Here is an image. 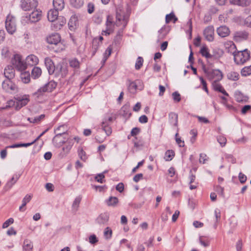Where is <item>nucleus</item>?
I'll return each instance as SVG.
<instances>
[{
  "mask_svg": "<svg viewBox=\"0 0 251 251\" xmlns=\"http://www.w3.org/2000/svg\"><path fill=\"white\" fill-rule=\"evenodd\" d=\"M241 75L243 76L251 75V65L244 67L241 70Z\"/></svg>",
  "mask_w": 251,
  "mask_h": 251,
  "instance_id": "4c0bfd02",
  "label": "nucleus"
},
{
  "mask_svg": "<svg viewBox=\"0 0 251 251\" xmlns=\"http://www.w3.org/2000/svg\"><path fill=\"white\" fill-rule=\"evenodd\" d=\"M214 28L212 26H209L204 30L203 34L207 41L211 42L214 40Z\"/></svg>",
  "mask_w": 251,
  "mask_h": 251,
  "instance_id": "f3484780",
  "label": "nucleus"
},
{
  "mask_svg": "<svg viewBox=\"0 0 251 251\" xmlns=\"http://www.w3.org/2000/svg\"><path fill=\"white\" fill-rule=\"evenodd\" d=\"M45 64L47 69L48 70L49 74H53L56 66L54 65L52 60L49 57L46 58L45 59Z\"/></svg>",
  "mask_w": 251,
  "mask_h": 251,
  "instance_id": "6ab92c4d",
  "label": "nucleus"
},
{
  "mask_svg": "<svg viewBox=\"0 0 251 251\" xmlns=\"http://www.w3.org/2000/svg\"><path fill=\"white\" fill-rule=\"evenodd\" d=\"M14 222V219L13 218H9L6 220L2 225V228H5L9 226L10 225L13 224Z\"/></svg>",
  "mask_w": 251,
  "mask_h": 251,
  "instance_id": "bf43d9fd",
  "label": "nucleus"
},
{
  "mask_svg": "<svg viewBox=\"0 0 251 251\" xmlns=\"http://www.w3.org/2000/svg\"><path fill=\"white\" fill-rule=\"evenodd\" d=\"M68 73V67L63 63H60L56 65L53 74L56 76L64 78L66 76Z\"/></svg>",
  "mask_w": 251,
  "mask_h": 251,
  "instance_id": "6e6552de",
  "label": "nucleus"
},
{
  "mask_svg": "<svg viewBox=\"0 0 251 251\" xmlns=\"http://www.w3.org/2000/svg\"><path fill=\"white\" fill-rule=\"evenodd\" d=\"M42 74L41 69L38 67H34L31 72V77L34 79L38 78Z\"/></svg>",
  "mask_w": 251,
  "mask_h": 251,
  "instance_id": "c9c22d12",
  "label": "nucleus"
},
{
  "mask_svg": "<svg viewBox=\"0 0 251 251\" xmlns=\"http://www.w3.org/2000/svg\"><path fill=\"white\" fill-rule=\"evenodd\" d=\"M175 156V152L173 150H168L165 152L164 159L166 161L171 160Z\"/></svg>",
  "mask_w": 251,
  "mask_h": 251,
  "instance_id": "37998d69",
  "label": "nucleus"
},
{
  "mask_svg": "<svg viewBox=\"0 0 251 251\" xmlns=\"http://www.w3.org/2000/svg\"><path fill=\"white\" fill-rule=\"evenodd\" d=\"M107 136L108 135H106V133L103 135H97L95 137V139L98 143H102L105 140L106 136Z\"/></svg>",
  "mask_w": 251,
  "mask_h": 251,
  "instance_id": "603ef678",
  "label": "nucleus"
},
{
  "mask_svg": "<svg viewBox=\"0 0 251 251\" xmlns=\"http://www.w3.org/2000/svg\"><path fill=\"white\" fill-rule=\"evenodd\" d=\"M45 117L44 114H41L40 116L34 117V118H28V121L31 123H39Z\"/></svg>",
  "mask_w": 251,
  "mask_h": 251,
  "instance_id": "a19ab883",
  "label": "nucleus"
},
{
  "mask_svg": "<svg viewBox=\"0 0 251 251\" xmlns=\"http://www.w3.org/2000/svg\"><path fill=\"white\" fill-rule=\"evenodd\" d=\"M137 82H139V80H136L135 81L128 80V89L131 93H135L137 88Z\"/></svg>",
  "mask_w": 251,
  "mask_h": 251,
  "instance_id": "c756f323",
  "label": "nucleus"
},
{
  "mask_svg": "<svg viewBox=\"0 0 251 251\" xmlns=\"http://www.w3.org/2000/svg\"><path fill=\"white\" fill-rule=\"evenodd\" d=\"M93 187L96 190L99 191L100 192H104L107 188V187L106 185H103V186L93 185Z\"/></svg>",
  "mask_w": 251,
  "mask_h": 251,
  "instance_id": "13d9d810",
  "label": "nucleus"
},
{
  "mask_svg": "<svg viewBox=\"0 0 251 251\" xmlns=\"http://www.w3.org/2000/svg\"><path fill=\"white\" fill-rule=\"evenodd\" d=\"M217 141L222 147H224L226 144V139L223 136H219L217 137Z\"/></svg>",
  "mask_w": 251,
  "mask_h": 251,
  "instance_id": "3c124183",
  "label": "nucleus"
},
{
  "mask_svg": "<svg viewBox=\"0 0 251 251\" xmlns=\"http://www.w3.org/2000/svg\"><path fill=\"white\" fill-rule=\"evenodd\" d=\"M66 142L68 143V145H67L66 147H64L62 148V150L66 153H68L70 150L71 149V148L73 144V139H71L69 140H68L66 141Z\"/></svg>",
  "mask_w": 251,
  "mask_h": 251,
  "instance_id": "c03bdc74",
  "label": "nucleus"
},
{
  "mask_svg": "<svg viewBox=\"0 0 251 251\" xmlns=\"http://www.w3.org/2000/svg\"><path fill=\"white\" fill-rule=\"evenodd\" d=\"M81 200V197H80V196L76 197L73 202V205H72L73 207L74 208L77 209L79 206V204Z\"/></svg>",
  "mask_w": 251,
  "mask_h": 251,
  "instance_id": "5fc2aeb1",
  "label": "nucleus"
},
{
  "mask_svg": "<svg viewBox=\"0 0 251 251\" xmlns=\"http://www.w3.org/2000/svg\"><path fill=\"white\" fill-rule=\"evenodd\" d=\"M173 18H175V14L173 12H171L170 14L166 15L165 18L166 23H169L173 20Z\"/></svg>",
  "mask_w": 251,
  "mask_h": 251,
  "instance_id": "052dcab7",
  "label": "nucleus"
},
{
  "mask_svg": "<svg viewBox=\"0 0 251 251\" xmlns=\"http://www.w3.org/2000/svg\"><path fill=\"white\" fill-rule=\"evenodd\" d=\"M12 79H6L4 80L2 83V87L6 92L11 93L12 91L16 90L17 87L16 85L11 81Z\"/></svg>",
  "mask_w": 251,
  "mask_h": 251,
  "instance_id": "ddd939ff",
  "label": "nucleus"
},
{
  "mask_svg": "<svg viewBox=\"0 0 251 251\" xmlns=\"http://www.w3.org/2000/svg\"><path fill=\"white\" fill-rule=\"evenodd\" d=\"M15 100L17 101L16 110H17L26 105L29 101V97L27 95L16 96Z\"/></svg>",
  "mask_w": 251,
  "mask_h": 251,
  "instance_id": "f8f14e48",
  "label": "nucleus"
},
{
  "mask_svg": "<svg viewBox=\"0 0 251 251\" xmlns=\"http://www.w3.org/2000/svg\"><path fill=\"white\" fill-rule=\"evenodd\" d=\"M116 25L121 26L118 31L116 36V38L118 40L120 39L123 36V31L128 23V17L127 15H126L125 11L121 7H119L116 9Z\"/></svg>",
  "mask_w": 251,
  "mask_h": 251,
  "instance_id": "f257e3e1",
  "label": "nucleus"
},
{
  "mask_svg": "<svg viewBox=\"0 0 251 251\" xmlns=\"http://www.w3.org/2000/svg\"><path fill=\"white\" fill-rule=\"evenodd\" d=\"M234 97L238 102H246L248 99L247 96H244L241 92L239 91H236L235 92Z\"/></svg>",
  "mask_w": 251,
  "mask_h": 251,
  "instance_id": "a878e982",
  "label": "nucleus"
},
{
  "mask_svg": "<svg viewBox=\"0 0 251 251\" xmlns=\"http://www.w3.org/2000/svg\"><path fill=\"white\" fill-rule=\"evenodd\" d=\"M209 80L213 81H219L223 78V74L219 70H204Z\"/></svg>",
  "mask_w": 251,
  "mask_h": 251,
  "instance_id": "39448f33",
  "label": "nucleus"
},
{
  "mask_svg": "<svg viewBox=\"0 0 251 251\" xmlns=\"http://www.w3.org/2000/svg\"><path fill=\"white\" fill-rule=\"evenodd\" d=\"M32 198V195H26L22 201V204L19 207V210L21 211H24L25 209H23V208L26 205V204L29 202Z\"/></svg>",
  "mask_w": 251,
  "mask_h": 251,
  "instance_id": "72a5a7b5",
  "label": "nucleus"
},
{
  "mask_svg": "<svg viewBox=\"0 0 251 251\" xmlns=\"http://www.w3.org/2000/svg\"><path fill=\"white\" fill-rule=\"evenodd\" d=\"M238 178L240 182L242 184L244 183L246 181L247 178L246 176L241 172L239 174Z\"/></svg>",
  "mask_w": 251,
  "mask_h": 251,
  "instance_id": "680f3d73",
  "label": "nucleus"
},
{
  "mask_svg": "<svg viewBox=\"0 0 251 251\" xmlns=\"http://www.w3.org/2000/svg\"><path fill=\"white\" fill-rule=\"evenodd\" d=\"M109 216L107 213L101 214L97 219V222L100 225H104L108 221Z\"/></svg>",
  "mask_w": 251,
  "mask_h": 251,
  "instance_id": "cd10ccee",
  "label": "nucleus"
},
{
  "mask_svg": "<svg viewBox=\"0 0 251 251\" xmlns=\"http://www.w3.org/2000/svg\"><path fill=\"white\" fill-rule=\"evenodd\" d=\"M232 54L234 56V60L237 65H243L250 60L251 57L250 51L248 49L241 51H235Z\"/></svg>",
  "mask_w": 251,
  "mask_h": 251,
  "instance_id": "f03ea898",
  "label": "nucleus"
},
{
  "mask_svg": "<svg viewBox=\"0 0 251 251\" xmlns=\"http://www.w3.org/2000/svg\"><path fill=\"white\" fill-rule=\"evenodd\" d=\"M21 176L20 174H15L13 175L11 179L8 181L5 186V189L6 190H8L10 188H12L13 185L17 181V180L19 179Z\"/></svg>",
  "mask_w": 251,
  "mask_h": 251,
  "instance_id": "4be33fe9",
  "label": "nucleus"
},
{
  "mask_svg": "<svg viewBox=\"0 0 251 251\" xmlns=\"http://www.w3.org/2000/svg\"><path fill=\"white\" fill-rule=\"evenodd\" d=\"M107 172L106 171H104L102 173H100L98 174L95 177V180L97 181L98 182L102 183L105 182L104 179V174H105Z\"/></svg>",
  "mask_w": 251,
  "mask_h": 251,
  "instance_id": "79ce46f5",
  "label": "nucleus"
},
{
  "mask_svg": "<svg viewBox=\"0 0 251 251\" xmlns=\"http://www.w3.org/2000/svg\"><path fill=\"white\" fill-rule=\"evenodd\" d=\"M66 20L64 17L62 16L58 17L54 22H52L54 30L60 29L66 24Z\"/></svg>",
  "mask_w": 251,
  "mask_h": 251,
  "instance_id": "a211bd4d",
  "label": "nucleus"
},
{
  "mask_svg": "<svg viewBox=\"0 0 251 251\" xmlns=\"http://www.w3.org/2000/svg\"><path fill=\"white\" fill-rule=\"evenodd\" d=\"M169 120L170 124L175 126H178V115L174 112L169 114Z\"/></svg>",
  "mask_w": 251,
  "mask_h": 251,
  "instance_id": "393cba45",
  "label": "nucleus"
},
{
  "mask_svg": "<svg viewBox=\"0 0 251 251\" xmlns=\"http://www.w3.org/2000/svg\"><path fill=\"white\" fill-rule=\"evenodd\" d=\"M70 66L75 69H78L80 67V62L76 58H73L69 60Z\"/></svg>",
  "mask_w": 251,
  "mask_h": 251,
  "instance_id": "f704fd0d",
  "label": "nucleus"
},
{
  "mask_svg": "<svg viewBox=\"0 0 251 251\" xmlns=\"http://www.w3.org/2000/svg\"><path fill=\"white\" fill-rule=\"evenodd\" d=\"M5 28L7 31L10 34H13L16 30V25L15 18L8 15L5 20Z\"/></svg>",
  "mask_w": 251,
  "mask_h": 251,
  "instance_id": "423d86ee",
  "label": "nucleus"
},
{
  "mask_svg": "<svg viewBox=\"0 0 251 251\" xmlns=\"http://www.w3.org/2000/svg\"><path fill=\"white\" fill-rule=\"evenodd\" d=\"M61 37L58 33L53 34L47 38V42L51 45L58 46V50H62L63 48L61 46L62 45L61 43Z\"/></svg>",
  "mask_w": 251,
  "mask_h": 251,
  "instance_id": "1a4fd4ad",
  "label": "nucleus"
},
{
  "mask_svg": "<svg viewBox=\"0 0 251 251\" xmlns=\"http://www.w3.org/2000/svg\"><path fill=\"white\" fill-rule=\"evenodd\" d=\"M172 96H173V100L175 101L178 102L180 101L181 97H180V95L179 94V93L178 92L176 91V92L173 93Z\"/></svg>",
  "mask_w": 251,
  "mask_h": 251,
  "instance_id": "864d4df0",
  "label": "nucleus"
},
{
  "mask_svg": "<svg viewBox=\"0 0 251 251\" xmlns=\"http://www.w3.org/2000/svg\"><path fill=\"white\" fill-rule=\"evenodd\" d=\"M251 0H239V6H248L251 4Z\"/></svg>",
  "mask_w": 251,
  "mask_h": 251,
  "instance_id": "4d7b16f0",
  "label": "nucleus"
},
{
  "mask_svg": "<svg viewBox=\"0 0 251 251\" xmlns=\"http://www.w3.org/2000/svg\"><path fill=\"white\" fill-rule=\"evenodd\" d=\"M39 59L38 57L33 54H30L26 58V66L29 65L33 66L37 65L38 63Z\"/></svg>",
  "mask_w": 251,
  "mask_h": 251,
  "instance_id": "412c9836",
  "label": "nucleus"
},
{
  "mask_svg": "<svg viewBox=\"0 0 251 251\" xmlns=\"http://www.w3.org/2000/svg\"><path fill=\"white\" fill-rule=\"evenodd\" d=\"M21 78L25 83H28L30 81V75L28 72H24L21 74Z\"/></svg>",
  "mask_w": 251,
  "mask_h": 251,
  "instance_id": "e433bc0d",
  "label": "nucleus"
},
{
  "mask_svg": "<svg viewBox=\"0 0 251 251\" xmlns=\"http://www.w3.org/2000/svg\"><path fill=\"white\" fill-rule=\"evenodd\" d=\"M100 45V43L98 42V39L97 38H95L92 41V48L94 50L93 55L95 54L98 47Z\"/></svg>",
  "mask_w": 251,
  "mask_h": 251,
  "instance_id": "09e8293b",
  "label": "nucleus"
},
{
  "mask_svg": "<svg viewBox=\"0 0 251 251\" xmlns=\"http://www.w3.org/2000/svg\"><path fill=\"white\" fill-rule=\"evenodd\" d=\"M119 202L118 198L116 197H110L108 200H106V203L109 206H115Z\"/></svg>",
  "mask_w": 251,
  "mask_h": 251,
  "instance_id": "7c9ffc66",
  "label": "nucleus"
},
{
  "mask_svg": "<svg viewBox=\"0 0 251 251\" xmlns=\"http://www.w3.org/2000/svg\"><path fill=\"white\" fill-rule=\"evenodd\" d=\"M58 16V10L53 9H50L48 13V19L49 21L54 22Z\"/></svg>",
  "mask_w": 251,
  "mask_h": 251,
  "instance_id": "b1692460",
  "label": "nucleus"
},
{
  "mask_svg": "<svg viewBox=\"0 0 251 251\" xmlns=\"http://www.w3.org/2000/svg\"><path fill=\"white\" fill-rule=\"evenodd\" d=\"M249 33L245 31H238L234 33L233 39L236 42H241L247 39Z\"/></svg>",
  "mask_w": 251,
  "mask_h": 251,
  "instance_id": "2eb2a0df",
  "label": "nucleus"
},
{
  "mask_svg": "<svg viewBox=\"0 0 251 251\" xmlns=\"http://www.w3.org/2000/svg\"><path fill=\"white\" fill-rule=\"evenodd\" d=\"M106 29L102 30V34L108 35L112 33L114 30V24L113 22V18L111 16L108 15L107 16V21L105 24Z\"/></svg>",
  "mask_w": 251,
  "mask_h": 251,
  "instance_id": "9d476101",
  "label": "nucleus"
},
{
  "mask_svg": "<svg viewBox=\"0 0 251 251\" xmlns=\"http://www.w3.org/2000/svg\"><path fill=\"white\" fill-rule=\"evenodd\" d=\"M215 190L221 196H224V188L219 186L217 185L215 188Z\"/></svg>",
  "mask_w": 251,
  "mask_h": 251,
  "instance_id": "338daca9",
  "label": "nucleus"
},
{
  "mask_svg": "<svg viewBox=\"0 0 251 251\" xmlns=\"http://www.w3.org/2000/svg\"><path fill=\"white\" fill-rule=\"evenodd\" d=\"M42 17V11L41 10H36L33 11L28 16L26 17L30 23H36L38 22Z\"/></svg>",
  "mask_w": 251,
  "mask_h": 251,
  "instance_id": "4468645a",
  "label": "nucleus"
},
{
  "mask_svg": "<svg viewBox=\"0 0 251 251\" xmlns=\"http://www.w3.org/2000/svg\"><path fill=\"white\" fill-rule=\"evenodd\" d=\"M121 112L123 116L129 117L131 115V113L130 112L129 105L127 104L124 105L121 108Z\"/></svg>",
  "mask_w": 251,
  "mask_h": 251,
  "instance_id": "2f4dec72",
  "label": "nucleus"
},
{
  "mask_svg": "<svg viewBox=\"0 0 251 251\" xmlns=\"http://www.w3.org/2000/svg\"><path fill=\"white\" fill-rule=\"evenodd\" d=\"M33 247V243L31 240L27 239L24 240L23 246V251H32Z\"/></svg>",
  "mask_w": 251,
  "mask_h": 251,
  "instance_id": "bb28decb",
  "label": "nucleus"
},
{
  "mask_svg": "<svg viewBox=\"0 0 251 251\" xmlns=\"http://www.w3.org/2000/svg\"><path fill=\"white\" fill-rule=\"evenodd\" d=\"M57 86V83L53 80L50 81L46 84L44 86L38 89L37 92L34 93V95L39 97L42 95L45 92H51Z\"/></svg>",
  "mask_w": 251,
  "mask_h": 251,
  "instance_id": "0eeeda50",
  "label": "nucleus"
},
{
  "mask_svg": "<svg viewBox=\"0 0 251 251\" xmlns=\"http://www.w3.org/2000/svg\"><path fill=\"white\" fill-rule=\"evenodd\" d=\"M206 157L207 156L206 154L201 153L200 155V162L202 163L203 164L205 163L206 161L207 160Z\"/></svg>",
  "mask_w": 251,
  "mask_h": 251,
  "instance_id": "774afa93",
  "label": "nucleus"
},
{
  "mask_svg": "<svg viewBox=\"0 0 251 251\" xmlns=\"http://www.w3.org/2000/svg\"><path fill=\"white\" fill-rule=\"evenodd\" d=\"M64 127V125H61L54 130L56 135L52 139V143L56 147H60L64 143L66 142V139H68L67 134L64 131H63L62 132H58V131L61 128Z\"/></svg>",
  "mask_w": 251,
  "mask_h": 251,
  "instance_id": "7ed1b4c3",
  "label": "nucleus"
},
{
  "mask_svg": "<svg viewBox=\"0 0 251 251\" xmlns=\"http://www.w3.org/2000/svg\"><path fill=\"white\" fill-rule=\"evenodd\" d=\"M167 28V27L164 26L158 31L159 36L160 38H163L168 33V31L166 30Z\"/></svg>",
  "mask_w": 251,
  "mask_h": 251,
  "instance_id": "de8ad7c7",
  "label": "nucleus"
},
{
  "mask_svg": "<svg viewBox=\"0 0 251 251\" xmlns=\"http://www.w3.org/2000/svg\"><path fill=\"white\" fill-rule=\"evenodd\" d=\"M217 32L220 36L225 37L229 34L230 31L227 26L223 25L218 27L217 29Z\"/></svg>",
  "mask_w": 251,
  "mask_h": 251,
  "instance_id": "5701e85b",
  "label": "nucleus"
},
{
  "mask_svg": "<svg viewBox=\"0 0 251 251\" xmlns=\"http://www.w3.org/2000/svg\"><path fill=\"white\" fill-rule=\"evenodd\" d=\"M4 75L6 79H13L15 76V70L12 66L8 65L4 70Z\"/></svg>",
  "mask_w": 251,
  "mask_h": 251,
  "instance_id": "aec40b11",
  "label": "nucleus"
},
{
  "mask_svg": "<svg viewBox=\"0 0 251 251\" xmlns=\"http://www.w3.org/2000/svg\"><path fill=\"white\" fill-rule=\"evenodd\" d=\"M178 135V133L176 134V143L180 147H182L184 146V142L183 141H181L180 138H178L177 135Z\"/></svg>",
  "mask_w": 251,
  "mask_h": 251,
  "instance_id": "69168bd1",
  "label": "nucleus"
},
{
  "mask_svg": "<svg viewBox=\"0 0 251 251\" xmlns=\"http://www.w3.org/2000/svg\"><path fill=\"white\" fill-rule=\"evenodd\" d=\"M53 5L54 8L58 10H62L65 6L64 0H53Z\"/></svg>",
  "mask_w": 251,
  "mask_h": 251,
  "instance_id": "c85d7f7f",
  "label": "nucleus"
},
{
  "mask_svg": "<svg viewBox=\"0 0 251 251\" xmlns=\"http://www.w3.org/2000/svg\"><path fill=\"white\" fill-rule=\"evenodd\" d=\"M112 234V230L108 227H107L104 230V234L106 239L111 238Z\"/></svg>",
  "mask_w": 251,
  "mask_h": 251,
  "instance_id": "6e6d98bb",
  "label": "nucleus"
},
{
  "mask_svg": "<svg viewBox=\"0 0 251 251\" xmlns=\"http://www.w3.org/2000/svg\"><path fill=\"white\" fill-rule=\"evenodd\" d=\"M70 3L72 7L79 8L83 6L84 0H70Z\"/></svg>",
  "mask_w": 251,
  "mask_h": 251,
  "instance_id": "473e14b6",
  "label": "nucleus"
},
{
  "mask_svg": "<svg viewBox=\"0 0 251 251\" xmlns=\"http://www.w3.org/2000/svg\"><path fill=\"white\" fill-rule=\"evenodd\" d=\"M89 241L91 244H95L98 242V239L95 234H93L89 236Z\"/></svg>",
  "mask_w": 251,
  "mask_h": 251,
  "instance_id": "e2e57ef3",
  "label": "nucleus"
},
{
  "mask_svg": "<svg viewBox=\"0 0 251 251\" xmlns=\"http://www.w3.org/2000/svg\"><path fill=\"white\" fill-rule=\"evenodd\" d=\"M143 58L142 57L139 56L137 58L136 62L135 63V67L136 70H139L143 65Z\"/></svg>",
  "mask_w": 251,
  "mask_h": 251,
  "instance_id": "49530a36",
  "label": "nucleus"
},
{
  "mask_svg": "<svg viewBox=\"0 0 251 251\" xmlns=\"http://www.w3.org/2000/svg\"><path fill=\"white\" fill-rule=\"evenodd\" d=\"M16 104L17 101L14 100H10L7 101V105L6 106V107H14L15 109H16Z\"/></svg>",
  "mask_w": 251,
  "mask_h": 251,
  "instance_id": "0e129e2a",
  "label": "nucleus"
},
{
  "mask_svg": "<svg viewBox=\"0 0 251 251\" xmlns=\"http://www.w3.org/2000/svg\"><path fill=\"white\" fill-rule=\"evenodd\" d=\"M200 52L202 56H204L206 58H210L212 57V55L209 53L208 49L206 46H203L201 48Z\"/></svg>",
  "mask_w": 251,
  "mask_h": 251,
  "instance_id": "58836bf2",
  "label": "nucleus"
},
{
  "mask_svg": "<svg viewBox=\"0 0 251 251\" xmlns=\"http://www.w3.org/2000/svg\"><path fill=\"white\" fill-rule=\"evenodd\" d=\"M212 85L214 90L216 91L220 92L223 89V87L218 83V81H213Z\"/></svg>",
  "mask_w": 251,
  "mask_h": 251,
  "instance_id": "a18cd8bd",
  "label": "nucleus"
},
{
  "mask_svg": "<svg viewBox=\"0 0 251 251\" xmlns=\"http://www.w3.org/2000/svg\"><path fill=\"white\" fill-rule=\"evenodd\" d=\"M78 155L80 157V158L83 160L85 161L87 159V156L86 155L85 152L83 151L82 149H79L78 150Z\"/></svg>",
  "mask_w": 251,
  "mask_h": 251,
  "instance_id": "8fccbe9b",
  "label": "nucleus"
},
{
  "mask_svg": "<svg viewBox=\"0 0 251 251\" xmlns=\"http://www.w3.org/2000/svg\"><path fill=\"white\" fill-rule=\"evenodd\" d=\"M112 120V117H110L108 119H105L101 123V129L106 133V135L109 136L112 133V129L109 126L108 122H111Z\"/></svg>",
  "mask_w": 251,
  "mask_h": 251,
  "instance_id": "dca6fc26",
  "label": "nucleus"
},
{
  "mask_svg": "<svg viewBox=\"0 0 251 251\" xmlns=\"http://www.w3.org/2000/svg\"><path fill=\"white\" fill-rule=\"evenodd\" d=\"M37 5L38 1L36 0H22L21 1V7L25 11L35 8Z\"/></svg>",
  "mask_w": 251,
  "mask_h": 251,
  "instance_id": "9b49d317",
  "label": "nucleus"
},
{
  "mask_svg": "<svg viewBox=\"0 0 251 251\" xmlns=\"http://www.w3.org/2000/svg\"><path fill=\"white\" fill-rule=\"evenodd\" d=\"M239 75L238 73L231 72L227 74V77L228 79L232 81H236L239 79Z\"/></svg>",
  "mask_w": 251,
  "mask_h": 251,
  "instance_id": "ea45409f",
  "label": "nucleus"
},
{
  "mask_svg": "<svg viewBox=\"0 0 251 251\" xmlns=\"http://www.w3.org/2000/svg\"><path fill=\"white\" fill-rule=\"evenodd\" d=\"M12 66L18 71L22 72L26 68V63L22 60V57L19 54H15L11 59Z\"/></svg>",
  "mask_w": 251,
  "mask_h": 251,
  "instance_id": "20e7f679",
  "label": "nucleus"
}]
</instances>
